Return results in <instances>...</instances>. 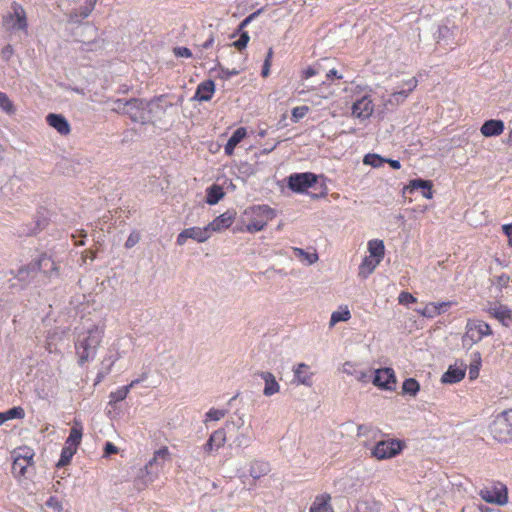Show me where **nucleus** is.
Here are the masks:
<instances>
[{
	"instance_id": "obj_55",
	"label": "nucleus",
	"mask_w": 512,
	"mask_h": 512,
	"mask_svg": "<svg viewBox=\"0 0 512 512\" xmlns=\"http://www.w3.org/2000/svg\"><path fill=\"white\" fill-rule=\"evenodd\" d=\"M235 415L238 416L237 420L227 421L226 425L229 426L230 424H232L239 430V429L243 428V426L245 424L244 415L238 414V412H235Z\"/></svg>"
},
{
	"instance_id": "obj_60",
	"label": "nucleus",
	"mask_w": 512,
	"mask_h": 512,
	"mask_svg": "<svg viewBox=\"0 0 512 512\" xmlns=\"http://www.w3.org/2000/svg\"><path fill=\"white\" fill-rule=\"evenodd\" d=\"M326 77L328 80L332 79V78H337V79H342L343 76L338 74V71L336 69H330L328 71V73L326 74Z\"/></svg>"
},
{
	"instance_id": "obj_16",
	"label": "nucleus",
	"mask_w": 512,
	"mask_h": 512,
	"mask_svg": "<svg viewBox=\"0 0 512 512\" xmlns=\"http://www.w3.org/2000/svg\"><path fill=\"white\" fill-rule=\"evenodd\" d=\"M432 181L425 180L422 178H416L410 180L409 184L403 188V193H414L415 191H420L422 196L426 199H431L433 197L432 191Z\"/></svg>"
},
{
	"instance_id": "obj_10",
	"label": "nucleus",
	"mask_w": 512,
	"mask_h": 512,
	"mask_svg": "<svg viewBox=\"0 0 512 512\" xmlns=\"http://www.w3.org/2000/svg\"><path fill=\"white\" fill-rule=\"evenodd\" d=\"M125 115H127L133 122L141 124L147 123L148 112L146 108V100L139 98L129 99Z\"/></svg>"
},
{
	"instance_id": "obj_44",
	"label": "nucleus",
	"mask_w": 512,
	"mask_h": 512,
	"mask_svg": "<svg viewBox=\"0 0 512 512\" xmlns=\"http://www.w3.org/2000/svg\"><path fill=\"white\" fill-rule=\"evenodd\" d=\"M129 393V387H119L117 390L110 393L109 398V404H113L116 402L123 401Z\"/></svg>"
},
{
	"instance_id": "obj_42",
	"label": "nucleus",
	"mask_w": 512,
	"mask_h": 512,
	"mask_svg": "<svg viewBox=\"0 0 512 512\" xmlns=\"http://www.w3.org/2000/svg\"><path fill=\"white\" fill-rule=\"evenodd\" d=\"M363 163L365 165H370L374 168H379L383 166L384 163H386V158L378 154L369 153L364 156Z\"/></svg>"
},
{
	"instance_id": "obj_25",
	"label": "nucleus",
	"mask_w": 512,
	"mask_h": 512,
	"mask_svg": "<svg viewBox=\"0 0 512 512\" xmlns=\"http://www.w3.org/2000/svg\"><path fill=\"white\" fill-rule=\"evenodd\" d=\"M215 92V84L212 80L201 82L196 89L193 99L198 101H209Z\"/></svg>"
},
{
	"instance_id": "obj_15",
	"label": "nucleus",
	"mask_w": 512,
	"mask_h": 512,
	"mask_svg": "<svg viewBox=\"0 0 512 512\" xmlns=\"http://www.w3.org/2000/svg\"><path fill=\"white\" fill-rule=\"evenodd\" d=\"M31 264H32L36 274L38 272H41L44 275L48 276L49 278L53 277V275H55V276L58 275L59 268H58L57 264L47 254H42L38 258V260H36L35 262H33Z\"/></svg>"
},
{
	"instance_id": "obj_52",
	"label": "nucleus",
	"mask_w": 512,
	"mask_h": 512,
	"mask_svg": "<svg viewBox=\"0 0 512 512\" xmlns=\"http://www.w3.org/2000/svg\"><path fill=\"white\" fill-rule=\"evenodd\" d=\"M140 241V234L138 232H132L126 242H125V248L130 249L134 247L138 242Z\"/></svg>"
},
{
	"instance_id": "obj_4",
	"label": "nucleus",
	"mask_w": 512,
	"mask_h": 512,
	"mask_svg": "<svg viewBox=\"0 0 512 512\" xmlns=\"http://www.w3.org/2000/svg\"><path fill=\"white\" fill-rule=\"evenodd\" d=\"M492 334L489 324L482 320H468L465 333L462 337L463 347L470 349L474 344L480 342L484 337Z\"/></svg>"
},
{
	"instance_id": "obj_28",
	"label": "nucleus",
	"mask_w": 512,
	"mask_h": 512,
	"mask_svg": "<svg viewBox=\"0 0 512 512\" xmlns=\"http://www.w3.org/2000/svg\"><path fill=\"white\" fill-rule=\"evenodd\" d=\"M246 134L247 132L244 127L237 128L224 146L225 154L231 156L234 153L235 147L243 140Z\"/></svg>"
},
{
	"instance_id": "obj_64",
	"label": "nucleus",
	"mask_w": 512,
	"mask_h": 512,
	"mask_svg": "<svg viewBox=\"0 0 512 512\" xmlns=\"http://www.w3.org/2000/svg\"><path fill=\"white\" fill-rule=\"evenodd\" d=\"M203 450L205 453L210 454L216 449L214 448L213 444L207 440V442L203 446Z\"/></svg>"
},
{
	"instance_id": "obj_9",
	"label": "nucleus",
	"mask_w": 512,
	"mask_h": 512,
	"mask_svg": "<svg viewBox=\"0 0 512 512\" xmlns=\"http://www.w3.org/2000/svg\"><path fill=\"white\" fill-rule=\"evenodd\" d=\"M490 432L494 439L499 442H509L512 440V429L509 427L508 420L504 412L498 414L490 424Z\"/></svg>"
},
{
	"instance_id": "obj_35",
	"label": "nucleus",
	"mask_w": 512,
	"mask_h": 512,
	"mask_svg": "<svg viewBox=\"0 0 512 512\" xmlns=\"http://www.w3.org/2000/svg\"><path fill=\"white\" fill-rule=\"evenodd\" d=\"M224 196V192L219 185H212L207 189L206 202L210 205L217 204Z\"/></svg>"
},
{
	"instance_id": "obj_18",
	"label": "nucleus",
	"mask_w": 512,
	"mask_h": 512,
	"mask_svg": "<svg viewBox=\"0 0 512 512\" xmlns=\"http://www.w3.org/2000/svg\"><path fill=\"white\" fill-rule=\"evenodd\" d=\"M418 80L416 77L409 78L403 82V87L395 90L390 98L387 100L388 103L394 105L402 103L408 95L417 87Z\"/></svg>"
},
{
	"instance_id": "obj_8",
	"label": "nucleus",
	"mask_w": 512,
	"mask_h": 512,
	"mask_svg": "<svg viewBox=\"0 0 512 512\" xmlns=\"http://www.w3.org/2000/svg\"><path fill=\"white\" fill-rule=\"evenodd\" d=\"M403 449V444L399 440L389 439L379 441L372 450V456L379 460L393 458Z\"/></svg>"
},
{
	"instance_id": "obj_37",
	"label": "nucleus",
	"mask_w": 512,
	"mask_h": 512,
	"mask_svg": "<svg viewBox=\"0 0 512 512\" xmlns=\"http://www.w3.org/2000/svg\"><path fill=\"white\" fill-rule=\"evenodd\" d=\"M216 450L224 446L226 442V432L224 428L215 430L208 438Z\"/></svg>"
},
{
	"instance_id": "obj_43",
	"label": "nucleus",
	"mask_w": 512,
	"mask_h": 512,
	"mask_svg": "<svg viewBox=\"0 0 512 512\" xmlns=\"http://www.w3.org/2000/svg\"><path fill=\"white\" fill-rule=\"evenodd\" d=\"M350 318H351V314L347 307H345L344 309H342L340 311H335L332 313L331 318H330V327H333L338 322L348 321Z\"/></svg>"
},
{
	"instance_id": "obj_32",
	"label": "nucleus",
	"mask_w": 512,
	"mask_h": 512,
	"mask_svg": "<svg viewBox=\"0 0 512 512\" xmlns=\"http://www.w3.org/2000/svg\"><path fill=\"white\" fill-rule=\"evenodd\" d=\"M369 257L375 258L381 261L384 257L385 246L382 240L373 239L368 242Z\"/></svg>"
},
{
	"instance_id": "obj_31",
	"label": "nucleus",
	"mask_w": 512,
	"mask_h": 512,
	"mask_svg": "<svg viewBox=\"0 0 512 512\" xmlns=\"http://www.w3.org/2000/svg\"><path fill=\"white\" fill-rule=\"evenodd\" d=\"M330 499L331 497L328 494L317 496L310 507V512H334L329 503Z\"/></svg>"
},
{
	"instance_id": "obj_59",
	"label": "nucleus",
	"mask_w": 512,
	"mask_h": 512,
	"mask_svg": "<svg viewBox=\"0 0 512 512\" xmlns=\"http://www.w3.org/2000/svg\"><path fill=\"white\" fill-rule=\"evenodd\" d=\"M147 378V373H143L140 378H137L133 381H131L130 384L126 385L125 387H129V391L131 388H133L135 385L139 384L140 382L144 381Z\"/></svg>"
},
{
	"instance_id": "obj_1",
	"label": "nucleus",
	"mask_w": 512,
	"mask_h": 512,
	"mask_svg": "<svg viewBox=\"0 0 512 512\" xmlns=\"http://www.w3.org/2000/svg\"><path fill=\"white\" fill-rule=\"evenodd\" d=\"M104 337V327L92 325L87 330L78 333L75 339V351L78 356L79 365L94 360L97 349Z\"/></svg>"
},
{
	"instance_id": "obj_6",
	"label": "nucleus",
	"mask_w": 512,
	"mask_h": 512,
	"mask_svg": "<svg viewBox=\"0 0 512 512\" xmlns=\"http://www.w3.org/2000/svg\"><path fill=\"white\" fill-rule=\"evenodd\" d=\"M317 175L312 172L293 173L287 178V186L293 192L304 193L317 183Z\"/></svg>"
},
{
	"instance_id": "obj_21",
	"label": "nucleus",
	"mask_w": 512,
	"mask_h": 512,
	"mask_svg": "<svg viewBox=\"0 0 512 512\" xmlns=\"http://www.w3.org/2000/svg\"><path fill=\"white\" fill-rule=\"evenodd\" d=\"M73 3L81 2L82 0H69ZM97 0H84V4L80 5L78 9H74L70 13V19L72 22H78L80 19H84L89 16L91 11L94 9Z\"/></svg>"
},
{
	"instance_id": "obj_41",
	"label": "nucleus",
	"mask_w": 512,
	"mask_h": 512,
	"mask_svg": "<svg viewBox=\"0 0 512 512\" xmlns=\"http://www.w3.org/2000/svg\"><path fill=\"white\" fill-rule=\"evenodd\" d=\"M420 389L418 381L414 378H408L403 382L402 391L404 394L416 396Z\"/></svg>"
},
{
	"instance_id": "obj_49",
	"label": "nucleus",
	"mask_w": 512,
	"mask_h": 512,
	"mask_svg": "<svg viewBox=\"0 0 512 512\" xmlns=\"http://www.w3.org/2000/svg\"><path fill=\"white\" fill-rule=\"evenodd\" d=\"M239 33H240V37L238 40L233 42V46L235 48H237L238 50H242V49L246 48V46L250 40V36L247 31H242Z\"/></svg>"
},
{
	"instance_id": "obj_5",
	"label": "nucleus",
	"mask_w": 512,
	"mask_h": 512,
	"mask_svg": "<svg viewBox=\"0 0 512 512\" xmlns=\"http://www.w3.org/2000/svg\"><path fill=\"white\" fill-rule=\"evenodd\" d=\"M4 26L13 32L27 31L26 13L20 4H12V12L4 17Z\"/></svg>"
},
{
	"instance_id": "obj_51",
	"label": "nucleus",
	"mask_w": 512,
	"mask_h": 512,
	"mask_svg": "<svg viewBox=\"0 0 512 512\" xmlns=\"http://www.w3.org/2000/svg\"><path fill=\"white\" fill-rule=\"evenodd\" d=\"M398 302L400 304H403V305H408L410 303L416 302V298L412 294H410L409 292L402 291L399 294Z\"/></svg>"
},
{
	"instance_id": "obj_29",
	"label": "nucleus",
	"mask_w": 512,
	"mask_h": 512,
	"mask_svg": "<svg viewBox=\"0 0 512 512\" xmlns=\"http://www.w3.org/2000/svg\"><path fill=\"white\" fill-rule=\"evenodd\" d=\"M490 314L498 319L504 326L512 323V311L504 305H496L490 308Z\"/></svg>"
},
{
	"instance_id": "obj_63",
	"label": "nucleus",
	"mask_w": 512,
	"mask_h": 512,
	"mask_svg": "<svg viewBox=\"0 0 512 512\" xmlns=\"http://www.w3.org/2000/svg\"><path fill=\"white\" fill-rule=\"evenodd\" d=\"M386 163H388L393 169L398 170L401 168V163L398 160L386 159Z\"/></svg>"
},
{
	"instance_id": "obj_46",
	"label": "nucleus",
	"mask_w": 512,
	"mask_h": 512,
	"mask_svg": "<svg viewBox=\"0 0 512 512\" xmlns=\"http://www.w3.org/2000/svg\"><path fill=\"white\" fill-rule=\"evenodd\" d=\"M308 111H309V107L305 106V105L294 107L292 109V113H291V120L294 123L298 122L300 119H302L306 116Z\"/></svg>"
},
{
	"instance_id": "obj_61",
	"label": "nucleus",
	"mask_w": 512,
	"mask_h": 512,
	"mask_svg": "<svg viewBox=\"0 0 512 512\" xmlns=\"http://www.w3.org/2000/svg\"><path fill=\"white\" fill-rule=\"evenodd\" d=\"M214 44V37L212 35H210V37L201 44V48L202 49H209L210 47H212Z\"/></svg>"
},
{
	"instance_id": "obj_22",
	"label": "nucleus",
	"mask_w": 512,
	"mask_h": 512,
	"mask_svg": "<svg viewBox=\"0 0 512 512\" xmlns=\"http://www.w3.org/2000/svg\"><path fill=\"white\" fill-rule=\"evenodd\" d=\"M466 372V366L461 364L460 366L450 365L448 370L442 375L441 381L443 383L454 384L460 382Z\"/></svg>"
},
{
	"instance_id": "obj_7",
	"label": "nucleus",
	"mask_w": 512,
	"mask_h": 512,
	"mask_svg": "<svg viewBox=\"0 0 512 512\" xmlns=\"http://www.w3.org/2000/svg\"><path fill=\"white\" fill-rule=\"evenodd\" d=\"M479 495L485 502L491 504L504 505L508 502L507 487L500 482L484 487Z\"/></svg>"
},
{
	"instance_id": "obj_26",
	"label": "nucleus",
	"mask_w": 512,
	"mask_h": 512,
	"mask_svg": "<svg viewBox=\"0 0 512 512\" xmlns=\"http://www.w3.org/2000/svg\"><path fill=\"white\" fill-rule=\"evenodd\" d=\"M83 435V426L80 421L77 419L74 420L73 425L70 429V434L66 439L65 445H68L72 448H78L81 443Z\"/></svg>"
},
{
	"instance_id": "obj_54",
	"label": "nucleus",
	"mask_w": 512,
	"mask_h": 512,
	"mask_svg": "<svg viewBox=\"0 0 512 512\" xmlns=\"http://www.w3.org/2000/svg\"><path fill=\"white\" fill-rule=\"evenodd\" d=\"M238 74H239V70H237V69L229 70V69L223 68V67L220 68V78H222L224 80H228L232 76H236Z\"/></svg>"
},
{
	"instance_id": "obj_58",
	"label": "nucleus",
	"mask_w": 512,
	"mask_h": 512,
	"mask_svg": "<svg viewBox=\"0 0 512 512\" xmlns=\"http://www.w3.org/2000/svg\"><path fill=\"white\" fill-rule=\"evenodd\" d=\"M503 231L508 237L509 245L512 247V224L504 225Z\"/></svg>"
},
{
	"instance_id": "obj_38",
	"label": "nucleus",
	"mask_w": 512,
	"mask_h": 512,
	"mask_svg": "<svg viewBox=\"0 0 512 512\" xmlns=\"http://www.w3.org/2000/svg\"><path fill=\"white\" fill-rule=\"evenodd\" d=\"M36 276L35 270L32 264H28L27 266L21 267L16 275V278L25 283H29L31 279Z\"/></svg>"
},
{
	"instance_id": "obj_45",
	"label": "nucleus",
	"mask_w": 512,
	"mask_h": 512,
	"mask_svg": "<svg viewBox=\"0 0 512 512\" xmlns=\"http://www.w3.org/2000/svg\"><path fill=\"white\" fill-rule=\"evenodd\" d=\"M227 413V410L215 409L211 408L206 414L204 422L208 421H219L222 419Z\"/></svg>"
},
{
	"instance_id": "obj_53",
	"label": "nucleus",
	"mask_w": 512,
	"mask_h": 512,
	"mask_svg": "<svg viewBox=\"0 0 512 512\" xmlns=\"http://www.w3.org/2000/svg\"><path fill=\"white\" fill-rule=\"evenodd\" d=\"M176 57L190 58L192 52L187 47H175L173 50Z\"/></svg>"
},
{
	"instance_id": "obj_3",
	"label": "nucleus",
	"mask_w": 512,
	"mask_h": 512,
	"mask_svg": "<svg viewBox=\"0 0 512 512\" xmlns=\"http://www.w3.org/2000/svg\"><path fill=\"white\" fill-rule=\"evenodd\" d=\"M244 216L249 221L245 231L255 233L262 231L267 223L276 216V212L268 205H254L245 209Z\"/></svg>"
},
{
	"instance_id": "obj_2",
	"label": "nucleus",
	"mask_w": 512,
	"mask_h": 512,
	"mask_svg": "<svg viewBox=\"0 0 512 512\" xmlns=\"http://www.w3.org/2000/svg\"><path fill=\"white\" fill-rule=\"evenodd\" d=\"M170 452L166 446L161 447L154 452L152 459L139 471L134 484L139 490L153 482L162 471L165 462L169 459Z\"/></svg>"
},
{
	"instance_id": "obj_40",
	"label": "nucleus",
	"mask_w": 512,
	"mask_h": 512,
	"mask_svg": "<svg viewBox=\"0 0 512 512\" xmlns=\"http://www.w3.org/2000/svg\"><path fill=\"white\" fill-rule=\"evenodd\" d=\"M76 451V448H72L68 445H65L62 448L60 459L57 463V467H64L68 465Z\"/></svg>"
},
{
	"instance_id": "obj_14",
	"label": "nucleus",
	"mask_w": 512,
	"mask_h": 512,
	"mask_svg": "<svg viewBox=\"0 0 512 512\" xmlns=\"http://www.w3.org/2000/svg\"><path fill=\"white\" fill-rule=\"evenodd\" d=\"M293 383L296 385H304L311 387L313 385L314 372L311 371L310 366L304 362L295 364L292 368Z\"/></svg>"
},
{
	"instance_id": "obj_23",
	"label": "nucleus",
	"mask_w": 512,
	"mask_h": 512,
	"mask_svg": "<svg viewBox=\"0 0 512 512\" xmlns=\"http://www.w3.org/2000/svg\"><path fill=\"white\" fill-rule=\"evenodd\" d=\"M257 375L260 376L265 383L263 389V394L265 396L270 397L279 392L280 385L277 382L275 376L271 372L261 371Z\"/></svg>"
},
{
	"instance_id": "obj_33",
	"label": "nucleus",
	"mask_w": 512,
	"mask_h": 512,
	"mask_svg": "<svg viewBox=\"0 0 512 512\" xmlns=\"http://www.w3.org/2000/svg\"><path fill=\"white\" fill-rule=\"evenodd\" d=\"M293 255L306 265H312L318 261L319 257L316 252L309 253L302 248L293 247Z\"/></svg>"
},
{
	"instance_id": "obj_47",
	"label": "nucleus",
	"mask_w": 512,
	"mask_h": 512,
	"mask_svg": "<svg viewBox=\"0 0 512 512\" xmlns=\"http://www.w3.org/2000/svg\"><path fill=\"white\" fill-rule=\"evenodd\" d=\"M7 420L10 419H23L25 417V411L22 407H13L5 411Z\"/></svg>"
},
{
	"instance_id": "obj_34",
	"label": "nucleus",
	"mask_w": 512,
	"mask_h": 512,
	"mask_svg": "<svg viewBox=\"0 0 512 512\" xmlns=\"http://www.w3.org/2000/svg\"><path fill=\"white\" fill-rule=\"evenodd\" d=\"M379 263V260L366 256L359 266V275L363 278H367L375 270Z\"/></svg>"
},
{
	"instance_id": "obj_50",
	"label": "nucleus",
	"mask_w": 512,
	"mask_h": 512,
	"mask_svg": "<svg viewBox=\"0 0 512 512\" xmlns=\"http://www.w3.org/2000/svg\"><path fill=\"white\" fill-rule=\"evenodd\" d=\"M127 104H128V100H123V99H116L114 102H113V111L119 113V114H123L125 115V111H126V108H127Z\"/></svg>"
},
{
	"instance_id": "obj_48",
	"label": "nucleus",
	"mask_w": 512,
	"mask_h": 512,
	"mask_svg": "<svg viewBox=\"0 0 512 512\" xmlns=\"http://www.w3.org/2000/svg\"><path fill=\"white\" fill-rule=\"evenodd\" d=\"M0 108L8 114L14 112V107L8 96L1 92L0 93Z\"/></svg>"
},
{
	"instance_id": "obj_36",
	"label": "nucleus",
	"mask_w": 512,
	"mask_h": 512,
	"mask_svg": "<svg viewBox=\"0 0 512 512\" xmlns=\"http://www.w3.org/2000/svg\"><path fill=\"white\" fill-rule=\"evenodd\" d=\"M30 466L25 458L15 457L12 463V474L16 478H20L26 474L27 468Z\"/></svg>"
},
{
	"instance_id": "obj_20",
	"label": "nucleus",
	"mask_w": 512,
	"mask_h": 512,
	"mask_svg": "<svg viewBox=\"0 0 512 512\" xmlns=\"http://www.w3.org/2000/svg\"><path fill=\"white\" fill-rule=\"evenodd\" d=\"M47 123L61 135L70 133V124L61 114L50 113L46 116Z\"/></svg>"
},
{
	"instance_id": "obj_56",
	"label": "nucleus",
	"mask_w": 512,
	"mask_h": 512,
	"mask_svg": "<svg viewBox=\"0 0 512 512\" xmlns=\"http://www.w3.org/2000/svg\"><path fill=\"white\" fill-rule=\"evenodd\" d=\"M23 452H24L23 454H18V455H16V457L25 458V460H27L29 462V464L32 465L33 456H34V453L32 452V450L24 449Z\"/></svg>"
},
{
	"instance_id": "obj_13",
	"label": "nucleus",
	"mask_w": 512,
	"mask_h": 512,
	"mask_svg": "<svg viewBox=\"0 0 512 512\" xmlns=\"http://www.w3.org/2000/svg\"><path fill=\"white\" fill-rule=\"evenodd\" d=\"M211 234L207 226L204 228L191 227L184 229L177 236L176 243L182 246L186 243L187 239H193L199 243H203L210 238Z\"/></svg>"
},
{
	"instance_id": "obj_12",
	"label": "nucleus",
	"mask_w": 512,
	"mask_h": 512,
	"mask_svg": "<svg viewBox=\"0 0 512 512\" xmlns=\"http://www.w3.org/2000/svg\"><path fill=\"white\" fill-rule=\"evenodd\" d=\"M168 95L162 94L159 96H155L150 100H146V108L148 112V122L153 117H158L164 115L168 108L172 107V103L167 101Z\"/></svg>"
},
{
	"instance_id": "obj_30",
	"label": "nucleus",
	"mask_w": 512,
	"mask_h": 512,
	"mask_svg": "<svg viewBox=\"0 0 512 512\" xmlns=\"http://www.w3.org/2000/svg\"><path fill=\"white\" fill-rule=\"evenodd\" d=\"M271 470L270 464L263 460H253L250 463L249 473L254 479L267 475Z\"/></svg>"
},
{
	"instance_id": "obj_62",
	"label": "nucleus",
	"mask_w": 512,
	"mask_h": 512,
	"mask_svg": "<svg viewBox=\"0 0 512 512\" xmlns=\"http://www.w3.org/2000/svg\"><path fill=\"white\" fill-rule=\"evenodd\" d=\"M316 74V71L312 67H308L303 71V78L308 79Z\"/></svg>"
},
{
	"instance_id": "obj_11",
	"label": "nucleus",
	"mask_w": 512,
	"mask_h": 512,
	"mask_svg": "<svg viewBox=\"0 0 512 512\" xmlns=\"http://www.w3.org/2000/svg\"><path fill=\"white\" fill-rule=\"evenodd\" d=\"M373 384L380 389L393 391L396 385V375L392 368H381L375 370L372 380Z\"/></svg>"
},
{
	"instance_id": "obj_27",
	"label": "nucleus",
	"mask_w": 512,
	"mask_h": 512,
	"mask_svg": "<svg viewBox=\"0 0 512 512\" xmlns=\"http://www.w3.org/2000/svg\"><path fill=\"white\" fill-rule=\"evenodd\" d=\"M504 130V123L502 120H487L482 125L480 131L486 137L498 136Z\"/></svg>"
},
{
	"instance_id": "obj_17",
	"label": "nucleus",
	"mask_w": 512,
	"mask_h": 512,
	"mask_svg": "<svg viewBox=\"0 0 512 512\" xmlns=\"http://www.w3.org/2000/svg\"><path fill=\"white\" fill-rule=\"evenodd\" d=\"M374 111V104L367 95L356 100L352 105V114L361 120L368 119Z\"/></svg>"
},
{
	"instance_id": "obj_24",
	"label": "nucleus",
	"mask_w": 512,
	"mask_h": 512,
	"mask_svg": "<svg viewBox=\"0 0 512 512\" xmlns=\"http://www.w3.org/2000/svg\"><path fill=\"white\" fill-rule=\"evenodd\" d=\"M449 306L450 302L429 303L422 309H416V312L424 317L434 318L445 312Z\"/></svg>"
},
{
	"instance_id": "obj_57",
	"label": "nucleus",
	"mask_w": 512,
	"mask_h": 512,
	"mask_svg": "<svg viewBox=\"0 0 512 512\" xmlns=\"http://www.w3.org/2000/svg\"><path fill=\"white\" fill-rule=\"evenodd\" d=\"M118 449L117 447L111 443V442H106L105 443V446H104V453L106 456H109L111 454H114V453H117Z\"/></svg>"
},
{
	"instance_id": "obj_19",
	"label": "nucleus",
	"mask_w": 512,
	"mask_h": 512,
	"mask_svg": "<svg viewBox=\"0 0 512 512\" xmlns=\"http://www.w3.org/2000/svg\"><path fill=\"white\" fill-rule=\"evenodd\" d=\"M234 218L235 214L230 211H226L223 214L219 215L207 225L210 234L212 232H220L230 227L234 221Z\"/></svg>"
},
{
	"instance_id": "obj_39",
	"label": "nucleus",
	"mask_w": 512,
	"mask_h": 512,
	"mask_svg": "<svg viewBox=\"0 0 512 512\" xmlns=\"http://www.w3.org/2000/svg\"><path fill=\"white\" fill-rule=\"evenodd\" d=\"M250 427L243 429L238 433L236 438L234 439V443L237 447H248L252 441V437L250 434Z\"/></svg>"
}]
</instances>
